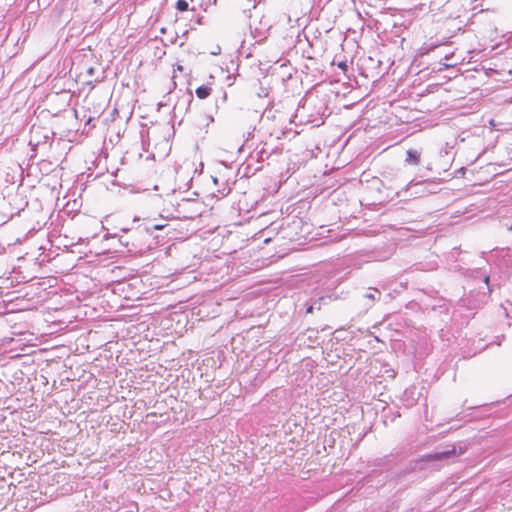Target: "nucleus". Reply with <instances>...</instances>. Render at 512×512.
<instances>
[{"mask_svg":"<svg viewBox=\"0 0 512 512\" xmlns=\"http://www.w3.org/2000/svg\"><path fill=\"white\" fill-rule=\"evenodd\" d=\"M465 451V447H457L455 444L448 445L442 450H437L422 455L417 460V464L424 462L430 464V466L435 469H440L444 464L453 462L458 456L462 455Z\"/></svg>","mask_w":512,"mask_h":512,"instance_id":"obj_1","label":"nucleus"},{"mask_svg":"<svg viewBox=\"0 0 512 512\" xmlns=\"http://www.w3.org/2000/svg\"><path fill=\"white\" fill-rule=\"evenodd\" d=\"M382 292L377 288H368L361 296L360 301L366 309L371 308L376 301H380Z\"/></svg>","mask_w":512,"mask_h":512,"instance_id":"obj_2","label":"nucleus"},{"mask_svg":"<svg viewBox=\"0 0 512 512\" xmlns=\"http://www.w3.org/2000/svg\"><path fill=\"white\" fill-rule=\"evenodd\" d=\"M421 151L417 149H408L406 151V157L404 159L405 164L417 166L420 164Z\"/></svg>","mask_w":512,"mask_h":512,"instance_id":"obj_3","label":"nucleus"},{"mask_svg":"<svg viewBox=\"0 0 512 512\" xmlns=\"http://www.w3.org/2000/svg\"><path fill=\"white\" fill-rule=\"evenodd\" d=\"M328 300H331L329 295L313 298L312 303L306 308V313H312L314 310H320L321 305L326 304Z\"/></svg>","mask_w":512,"mask_h":512,"instance_id":"obj_4","label":"nucleus"},{"mask_svg":"<svg viewBox=\"0 0 512 512\" xmlns=\"http://www.w3.org/2000/svg\"><path fill=\"white\" fill-rule=\"evenodd\" d=\"M210 94H211V88L206 85L199 86L196 89V96L199 99H206Z\"/></svg>","mask_w":512,"mask_h":512,"instance_id":"obj_5","label":"nucleus"},{"mask_svg":"<svg viewBox=\"0 0 512 512\" xmlns=\"http://www.w3.org/2000/svg\"><path fill=\"white\" fill-rule=\"evenodd\" d=\"M504 265L509 273H512V249L509 248L507 254L503 257Z\"/></svg>","mask_w":512,"mask_h":512,"instance_id":"obj_6","label":"nucleus"},{"mask_svg":"<svg viewBox=\"0 0 512 512\" xmlns=\"http://www.w3.org/2000/svg\"><path fill=\"white\" fill-rule=\"evenodd\" d=\"M119 242L124 247H127L129 252H132L133 250H135L137 248L134 243H130V241L127 238H125L124 236L119 237Z\"/></svg>","mask_w":512,"mask_h":512,"instance_id":"obj_7","label":"nucleus"},{"mask_svg":"<svg viewBox=\"0 0 512 512\" xmlns=\"http://www.w3.org/2000/svg\"><path fill=\"white\" fill-rule=\"evenodd\" d=\"M189 8V4L186 0H178L176 2V9L180 12L187 11Z\"/></svg>","mask_w":512,"mask_h":512,"instance_id":"obj_8","label":"nucleus"},{"mask_svg":"<svg viewBox=\"0 0 512 512\" xmlns=\"http://www.w3.org/2000/svg\"><path fill=\"white\" fill-rule=\"evenodd\" d=\"M338 67H339L340 69H342L343 71H346V70H347V68H348V66H347L346 62H340V63L338 64Z\"/></svg>","mask_w":512,"mask_h":512,"instance_id":"obj_9","label":"nucleus"},{"mask_svg":"<svg viewBox=\"0 0 512 512\" xmlns=\"http://www.w3.org/2000/svg\"><path fill=\"white\" fill-rule=\"evenodd\" d=\"M264 156L268 157V156H269V154H268L264 149H262V150L260 151V158H261V160H263V159H264Z\"/></svg>","mask_w":512,"mask_h":512,"instance_id":"obj_10","label":"nucleus"},{"mask_svg":"<svg viewBox=\"0 0 512 512\" xmlns=\"http://www.w3.org/2000/svg\"><path fill=\"white\" fill-rule=\"evenodd\" d=\"M163 227H164V225H154V226H153V228H154L155 230H160V229H162Z\"/></svg>","mask_w":512,"mask_h":512,"instance_id":"obj_11","label":"nucleus"},{"mask_svg":"<svg viewBox=\"0 0 512 512\" xmlns=\"http://www.w3.org/2000/svg\"><path fill=\"white\" fill-rule=\"evenodd\" d=\"M484 281L488 285V283H489V276H485Z\"/></svg>","mask_w":512,"mask_h":512,"instance_id":"obj_12","label":"nucleus"},{"mask_svg":"<svg viewBox=\"0 0 512 512\" xmlns=\"http://www.w3.org/2000/svg\"><path fill=\"white\" fill-rule=\"evenodd\" d=\"M122 231L127 233V232H129L131 230L130 229H122Z\"/></svg>","mask_w":512,"mask_h":512,"instance_id":"obj_13","label":"nucleus"},{"mask_svg":"<svg viewBox=\"0 0 512 512\" xmlns=\"http://www.w3.org/2000/svg\"><path fill=\"white\" fill-rule=\"evenodd\" d=\"M507 229H508L509 231H512V225H511V226H509V227H507Z\"/></svg>","mask_w":512,"mask_h":512,"instance_id":"obj_14","label":"nucleus"}]
</instances>
